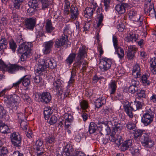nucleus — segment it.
<instances>
[{
	"label": "nucleus",
	"instance_id": "nucleus-1",
	"mask_svg": "<svg viewBox=\"0 0 156 156\" xmlns=\"http://www.w3.org/2000/svg\"><path fill=\"white\" fill-rule=\"evenodd\" d=\"M55 66L54 61L51 58L46 57L44 59H40L38 60L37 67L35 69V71L38 74L42 75L48 68L53 69Z\"/></svg>",
	"mask_w": 156,
	"mask_h": 156
},
{
	"label": "nucleus",
	"instance_id": "nucleus-2",
	"mask_svg": "<svg viewBox=\"0 0 156 156\" xmlns=\"http://www.w3.org/2000/svg\"><path fill=\"white\" fill-rule=\"evenodd\" d=\"M154 113L151 108L146 109L142 117L141 121L145 126L151 124L153 121Z\"/></svg>",
	"mask_w": 156,
	"mask_h": 156
},
{
	"label": "nucleus",
	"instance_id": "nucleus-3",
	"mask_svg": "<svg viewBox=\"0 0 156 156\" xmlns=\"http://www.w3.org/2000/svg\"><path fill=\"white\" fill-rule=\"evenodd\" d=\"M112 60L106 57H101L99 67L102 72L108 71L111 68Z\"/></svg>",
	"mask_w": 156,
	"mask_h": 156
},
{
	"label": "nucleus",
	"instance_id": "nucleus-4",
	"mask_svg": "<svg viewBox=\"0 0 156 156\" xmlns=\"http://www.w3.org/2000/svg\"><path fill=\"white\" fill-rule=\"evenodd\" d=\"M4 101L7 104L11 106L19 104L20 99L18 95L13 94L6 96L4 98Z\"/></svg>",
	"mask_w": 156,
	"mask_h": 156
},
{
	"label": "nucleus",
	"instance_id": "nucleus-5",
	"mask_svg": "<svg viewBox=\"0 0 156 156\" xmlns=\"http://www.w3.org/2000/svg\"><path fill=\"white\" fill-rule=\"evenodd\" d=\"M52 88L57 93L61 95L64 89V82L60 79H55L53 82Z\"/></svg>",
	"mask_w": 156,
	"mask_h": 156
},
{
	"label": "nucleus",
	"instance_id": "nucleus-6",
	"mask_svg": "<svg viewBox=\"0 0 156 156\" xmlns=\"http://www.w3.org/2000/svg\"><path fill=\"white\" fill-rule=\"evenodd\" d=\"M32 44L29 42L23 43L19 45L17 50V52L18 54L30 53Z\"/></svg>",
	"mask_w": 156,
	"mask_h": 156
},
{
	"label": "nucleus",
	"instance_id": "nucleus-7",
	"mask_svg": "<svg viewBox=\"0 0 156 156\" xmlns=\"http://www.w3.org/2000/svg\"><path fill=\"white\" fill-rule=\"evenodd\" d=\"M128 14L129 18L133 21L139 22V26L142 24V19H140L141 16L137 14L136 11L133 8H130L128 11Z\"/></svg>",
	"mask_w": 156,
	"mask_h": 156
},
{
	"label": "nucleus",
	"instance_id": "nucleus-8",
	"mask_svg": "<svg viewBox=\"0 0 156 156\" xmlns=\"http://www.w3.org/2000/svg\"><path fill=\"white\" fill-rule=\"evenodd\" d=\"M68 37L65 34H62L60 37L56 39L54 44L55 48H59L67 44L68 42Z\"/></svg>",
	"mask_w": 156,
	"mask_h": 156
},
{
	"label": "nucleus",
	"instance_id": "nucleus-9",
	"mask_svg": "<svg viewBox=\"0 0 156 156\" xmlns=\"http://www.w3.org/2000/svg\"><path fill=\"white\" fill-rule=\"evenodd\" d=\"M98 7L97 4L96 2H93L91 5V7H87L84 11V16L88 18L91 19L93 17V14L94 13L95 10Z\"/></svg>",
	"mask_w": 156,
	"mask_h": 156
},
{
	"label": "nucleus",
	"instance_id": "nucleus-10",
	"mask_svg": "<svg viewBox=\"0 0 156 156\" xmlns=\"http://www.w3.org/2000/svg\"><path fill=\"white\" fill-rule=\"evenodd\" d=\"M10 138L12 144L15 146H20L21 139L20 135L18 133L14 132L11 134Z\"/></svg>",
	"mask_w": 156,
	"mask_h": 156
},
{
	"label": "nucleus",
	"instance_id": "nucleus-11",
	"mask_svg": "<svg viewBox=\"0 0 156 156\" xmlns=\"http://www.w3.org/2000/svg\"><path fill=\"white\" fill-rule=\"evenodd\" d=\"M35 18L30 17L26 19L24 21L25 27L27 30H33L36 24Z\"/></svg>",
	"mask_w": 156,
	"mask_h": 156
},
{
	"label": "nucleus",
	"instance_id": "nucleus-12",
	"mask_svg": "<svg viewBox=\"0 0 156 156\" xmlns=\"http://www.w3.org/2000/svg\"><path fill=\"white\" fill-rule=\"evenodd\" d=\"M25 69L26 68L24 67L15 64L11 65L9 66H7L5 71H7L9 73H13L19 70H23Z\"/></svg>",
	"mask_w": 156,
	"mask_h": 156
},
{
	"label": "nucleus",
	"instance_id": "nucleus-13",
	"mask_svg": "<svg viewBox=\"0 0 156 156\" xmlns=\"http://www.w3.org/2000/svg\"><path fill=\"white\" fill-rule=\"evenodd\" d=\"M144 11L146 14H148L152 17H156V12L155 11L153 4L152 3L149 6L147 4H145L144 6Z\"/></svg>",
	"mask_w": 156,
	"mask_h": 156
},
{
	"label": "nucleus",
	"instance_id": "nucleus-14",
	"mask_svg": "<svg viewBox=\"0 0 156 156\" xmlns=\"http://www.w3.org/2000/svg\"><path fill=\"white\" fill-rule=\"evenodd\" d=\"M54 42L53 40L44 42L43 45L44 48L43 52L44 54L47 55L50 53L53 47Z\"/></svg>",
	"mask_w": 156,
	"mask_h": 156
},
{
	"label": "nucleus",
	"instance_id": "nucleus-15",
	"mask_svg": "<svg viewBox=\"0 0 156 156\" xmlns=\"http://www.w3.org/2000/svg\"><path fill=\"white\" fill-rule=\"evenodd\" d=\"M83 62V67L82 71L85 70L87 66L88 63L86 60H82V59L77 58L76 62L74 64V66L78 69L81 66L82 63Z\"/></svg>",
	"mask_w": 156,
	"mask_h": 156
},
{
	"label": "nucleus",
	"instance_id": "nucleus-16",
	"mask_svg": "<svg viewBox=\"0 0 156 156\" xmlns=\"http://www.w3.org/2000/svg\"><path fill=\"white\" fill-rule=\"evenodd\" d=\"M102 11L101 8L98 7L97 10V19L98 20L97 23V27H101L103 25L102 22L103 20L104 16Z\"/></svg>",
	"mask_w": 156,
	"mask_h": 156
},
{
	"label": "nucleus",
	"instance_id": "nucleus-17",
	"mask_svg": "<svg viewBox=\"0 0 156 156\" xmlns=\"http://www.w3.org/2000/svg\"><path fill=\"white\" fill-rule=\"evenodd\" d=\"M70 18L73 20H77L78 18L79 13L77 8L72 5L70 10Z\"/></svg>",
	"mask_w": 156,
	"mask_h": 156
},
{
	"label": "nucleus",
	"instance_id": "nucleus-18",
	"mask_svg": "<svg viewBox=\"0 0 156 156\" xmlns=\"http://www.w3.org/2000/svg\"><path fill=\"white\" fill-rule=\"evenodd\" d=\"M39 97L42 100L41 101L46 104L50 102L51 99V95L48 92L42 93L41 94H40Z\"/></svg>",
	"mask_w": 156,
	"mask_h": 156
},
{
	"label": "nucleus",
	"instance_id": "nucleus-19",
	"mask_svg": "<svg viewBox=\"0 0 156 156\" xmlns=\"http://www.w3.org/2000/svg\"><path fill=\"white\" fill-rule=\"evenodd\" d=\"M132 73L133 75L136 78L140 77L141 69L139 65L136 64L133 66Z\"/></svg>",
	"mask_w": 156,
	"mask_h": 156
},
{
	"label": "nucleus",
	"instance_id": "nucleus-20",
	"mask_svg": "<svg viewBox=\"0 0 156 156\" xmlns=\"http://www.w3.org/2000/svg\"><path fill=\"white\" fill-rule=\"evenodd\" d=\"M128 6V4L127 3L117 4L115 6V9L119 14H122L125 12L126 8Z\"/></svg>",
	"mask_w": 156,
	"mask_h": 156
},
{
	"label": "nucleus",
	"instance_id": "nucleus-21",
	"mask_svg": "<svg viewBox=\"0 0 156 156\" xmlns=\"http://www.w3.org/2000/svg\"><path fill=\"white\" fill-rule=\"evenodd\" d=\"M117 87L116 82L115 80H112L109 83L108 86V90L111 94H115Z\"/></svg>",
	"mask_w": 156,
	"mask_h": 156
},
{
	"label": "nucleus",
	"instance_id": "nucleus-22",
	"mask_svg": "<svg viewBox=\"0 0 156 156\" xmlns=\"http://www.w3.org/2000/svg\"><path fill=\"white\" fill-rule=\"evenodd\" d=\"M31 76L26 75L24 76L20 79L21 80V83L24 87H27L29 85L30 83Z\"/></svg>",
	"mask_w": 156,
	"mask_h": 156
},
{
	"label": "nucleus",
	"instance_id": "nucleus-23",
	"mask_svg": "<svg viewBox=\"0 0 156 156\" xmlns=\"http://www.w3.org/2000/svg\"><path fill=\"white\" fill-rule=\"evenodd\" d=\"M138 38V35L135 33H130L125 38V40L127 42H136Z\"/></svg>",
	"mask_w": 156,
	"mask_h": 156
},
{
	"label": "nucleus",
	"instance_id": "nucleus-24",
	"mask_svg": "<svg viewBox=\"0 0 156 156\" xmlns=\"http://www.w3.org/2000/svg\"><path fill=\"white\" fill-rule=\"evenodd\" d=\"M150 69L154 74H156V58H152L150 62Z\"/></svg>",
	"mask_w": 156,
	"mask_h": 156
},
{
	"label": "nucleus",
	"instance_id": "nucleus-25",
	"mask_svg": "<svg viewBox=\"0 0 156 156\" xmlns=\"http://www.w3.org/2000/svg\"><path fill=\"white\" fill-rule=\"evenodd\" d=\"M142 107V105L140 102L136 101L133 103H131V108L132 109L133 111H135L141 109Z\"/></svg>",
	"mask_w": 156,
	"mask_h": 156
},
{
	"label": "nucleus",
	"instance_id": "nucleus-26",
	"mask_svg": "<svg viewBox=\"0 0 156 156\" xmlns=\"http://www.w3.org/2000/svg\"><path fill=\"white\" fill-rule=\"evenodd\" d=\"M0 132L3 133H7L10 132L8 126L3 123L2 121H0Z\"/></svg>",
	"mask_w": 156,
	"mask_h": 156
},
{
	"label": "nucleus",
	"instance_id": "nucleus-27",
	"mask_svg": "<svg viewBox=\"0 0 156 156\" xmlns=\"http://www.w3.org/2000/svg\"><path fill=\"white\" fill-rule=\"evenodd\" d=\"M106 99L103 97H100L97 98L95 102V106L96 107L99 108L103 105L106 103Z\"/></svg>",
	"mask_w": 156,
	"mask_h": 156
},
{
	"label": "nucleus",
	"instance_id": "nucleus-28",
	"mask_svg": "<svg viewBox=\"0 0 156 156\" xmlns=\"http://www.w3.org/2000/svg\"><path fill=\"white\" fill-rule=\"evenodd\" d=\"M141 143L145 145H147L149 146H153L154 145V142L148 137L144 136V138L141 140Z\"/></svg>",
	"mask_w": 156,
	"mask_h": 156
},
{
	"label": "nucleus",
	"instance_id": "nucleus-29",
	"mask_svg": "<svg viewBox=\"0 0 156 156\" xmlns=\"http://www.w3.org/2000/svg\"><path fill=\"white\" fill-rule=\"evenodd\" d=\"M55 28L52 26L51 21L48 20L46 23L45 30L47 33H51L54 30Z\"/></svg>",
	"mask_w": 156,
	"mask_h": 156
},
{
	"label": "nucleus",
	"instance_id": "nucleus-30",
	"mask_svg": "<svg viewBox=\"0 0 156 156\" xmlns=\"http://www.w3.org/2000/svg\"><path fill=\"white\" fill-rule=\"evenodd\" d=\"M53 112L52 110L49 106H47L44 108V114L45 119L46 120L48 119L49 117Z\"/></svg>",
	"mask_w": 156,
	"mask_h": 156
},
{
	"label": "nucleus",
	"instance_id": "nucleus-31",
	"mask_svg": "<svg viewBox=\"0 0 156 156\" xmlns=\"http://www.w3.org/2000/svg\"><path fill=\"white\" fill-rule=\"evenodd\" d=\"M86 54L85 48L83 46H82L80 47L79 49L77 58L82 59L85 56Z\"/></svg>",
	"mask_w": 156,
	"mask_h": 156
},
{
	"label": "nucleus",
	"instance_id": "nucleus-32",
	"mask_svg": "<svg viewBox=\"0 0 156 156\" xmlns=\"http://www.w3.org/2000/svg\"><path fill=\"white\" fill-rule=\"evenodd\" d=\"M149 76L147 74L143 75L141 78V80L143 86H148L151 83L150 81L149 80Z\"/></svg>",
	"mask_w": 156,
	"mask_h": 156
},
{
	"label": "nucleus",
	"instance_id": "nucleus-33",
	"mask_svg": "<svg viewBox=\"0 0 156 156\" xmlns=\"http://www.w3.org/2000/svg\"><path fill=\"white\" fill-rule=\"evenodd\" d=\"M63 150V154L65 153L68 156L71 153H74L75 154L76 151V150H75L73 147H64Z\"/></svg>",
	"mask_w": 156,
	"mask_h": 156
},
{
	"label": "nucleus",
	"instance_id": "nucleus-34",
	"mask_svg": "<svg viewBox=\"0 0 156 156\" xmlns=\"http://www.w3.org/2000/svg\"><path fill=\"white\" fill-rule=\"evenodd\" d=\"M115 49L120 59H123L124 56V52L123 49L121 47H119L115 48Z\"/></svg>",
	"mask_w": 156,
	"mask_h": 156
},
{
	"label": "nucleus",
	"instance_id": "nucleus-35",
	"mask_svg": "<svg viewBox=\"0 0 156 156\" xmlns=\"http://www.w3.org/2000/svg\"><path fill=\"white\" fill-rule=\"evenodd\" d=\"M130 132L134 134V139L137 140L141 136L143 132V130L137 129L135 130L134 131H131Z\"/></svg>",
	"mask_w": 156,
	"mask_h": 156
},
{
	"label": "nucleus",
	"instance_id": "nucleus-36",
	"mask_svg": "<svg viewBox=\"0 0 156 156\" xmlns=\"http://www.w3.org/2000/svg\"><path fill=\"white\" fill-rule=\"evenodd\" d=\"M7 42L5 38H2L0 40V51L3 52L7 48Z\"/></svg>",
	"mask_w": 156,
	"mask_h": 156
},
{
	"label": "nucleus",
	"instance_id": "nucleus-37",
	"mask_svg": "<svg viewBox=\"0 0 156 156\" xmlns=\"http://www.w3.org/2000/svg\"><path fill=\"white\" fill-rule=\"evenodd\" d=\"M42 4L41 9L45 10L48 8L51 4L50 0H38Z\"/></svg>",
	"mask_w": 156,
	"mask_h": 156
},
{
	"label": "nucleus",
	"instance_id": "nucleus-38",
	"mask_svg": "<svg viewBox=\"0 0 156 156\" xmlns=\"http://www.w3.org/2000/svg\"><path fill=\"white\" fill-rule=\"evenodd\" d=\"M98 128L96 124L93 122H90L89 127L88 131L90 133H94Z\"/></svg>",
	"mask_w": 156,
	"mask_h": 156
},
{
	"label": "nucleus",
	"instance_id": "nucleus-39",
	"mask_svg": "<svg viewBox=\"0 0 156 156\" xmlns=\"http://www.w3.org/2000/svg\"><path fill=\"white\" fill-rule=\"evenodd\" d=\"M80 105L81 109L84 111H85L87 112H88L87 109L88 107V104L86 101L82 100L80 102Z\"/></svg>",
	"mask_w": 156,
	"mask_h": 156
},
{
	"label": "nucleus",
	"instance_id": "nucleus-40",
	"mask_svg": "<svg viewBox=\"0 0 156 156\" xmlns=\"http://www.w3.org/2000/svg\"><path fill=\"white\" fill-rule=\"evenodd\" d=\"M76 54L72 53L70 54L66 59V63L69 65H71L75 59Z\"/></svg>",
	"mask_w": 156,
	"mask_h": 156
},
{
	"label": "nucleus",
	"instance_id": "nucleus-41",
	"mask_svg": "<svg viewBox=\"0 0 156 156\" xmlns=\"http://www.w3.org/2000/svg\"><path fill=\"white\" fill-rule=\"evenodd\" d=\"M113 122L115 123L114 126L113 127L112 131L116 133L117 131H120L122 129V125L120 123H115V121L113 120Z\"/></svg>",
	"mask_w": 156,
	"mask_h": 156
},
{
	"label": "nucleus",
	"instance_id": "nucleus-42",
	"mask_svg": "<svg viewBox=\"0 0 156 156\" xmlns=\"http://www.w3.org/2000/svg\"><path fill=\"white\" fill-rule=\"evenodd\" d=\"M24 0H12L13 6L16 9H19Z\"/></svg>",
	"mask_w": 156,
	"mask_h": 156
},
{
	"label": "nucleus",
	"instance_id": "nucleus-43",
	"mask_svg": "<svg viewBox=\"0 0 156 156\" xmlns=\"http://www.w3.org/2000/svg\"><path fill=\"white\" fill-rule=\"evenodd\" d=\"M137 96L138 98L139 99H142L144 98H145L146 97V94L145 90L142 89L138 90L137 91Z\"/></svg>",
	"mask_w": 156,
	"mask_h": 156
},
{
	"label": "nucleus",
	"instance_id": "nucleus-44",
	"mask_svg": "<svg viewBox=\"0 0 156 156\" xmlns=\"http://www.w3.org/2000/svg\"><path fill=\"white\" fill-rule=\"evenodd\" d=\"M9 44L10 48L12 50L13 52H15L17 48L16 43L13 40H11L9 41Z\"/></svg>",
	"mask_w": 156,
	"mask_h": 156
},
{
	"label": "nucleus",
	"instance_id": "nucleus-45",
	"mask_svg": "<svg viewBox=\"0 0 156 156\" xmlns=\"http://www.w3.org/2000/svg\"><path fill=\"white\" fill-rule=\"evenodd\" d=\"M6 116V112L3 107L0 105V119H5Z\"/></svg>",
	"mask_w": 156,
	"mask_h": 156
},
{
	"label": "nucleus",
	"instance_id": "nucleus-46",
	"mask_svg": "<svg viewBox=\"0 0 156 156\" xmlns=\"http://www.w3.org/2000/svg\"><path fill=\"white\" fill-rule=\"evenodd\" d=\"M75 76L76 74L75 73L72 72L71 77L70 78L69 81L68 82V88L71 85L73 84V83L75 82Z\"/></svg>",
	"mask_w": 156,
	"mask_h": 156
},
{
	"label": "nucleus",
	"instance_id": "nucleus-47",
	"mask_svg": "<svg viewBox=\"0 0 156 156\" xmlns=\"http://www.w3.org/2000/svg\"><path fill=\"white\" fill-rule=\"evenodd\" d=\"M133 141L131 139L126 140L122 142V146H130L133 145Z\"/></svg>",
	"mask_w": 156,
	"mask_h": 156
},
{
	"label": "nucleus",
	"instance_id": "nucleus-48",
	"mask_svg": "<svg viewBox=\"0 0 156 156\" xmlns=\"http://www.w3.org/2000/svg\"><path fill=\"white\" fill-rule=\"evenodd\" d=\"M28 5L30 7L35 9L38 6V2L37 0H32L28 2Z\"/></svg>",
	"mask_w": 156,
	"mask_h": 156
},
{
	"label": "nucleus",
	"instance_id": "nucleus-49",
	"mask_svg": "<svg viewBox=\"0 0 156 156\" xmlns=\"http://www.w3.org/2000/svg\"><path fill=\"white\" fill-rule=\"evenodd\" d=\"M55 140L54 137L52 135L46 137L45 140V141L47 144H52L54 141Z\"/></svg>",
	"mask_w": 156,
	"mask_h": 156
},
{
	"label": "nucleus",
	"instance_id": "nucleus-50",
	"mask_svg": "<svg viewBox=\"0 0 156 156\" xmlns=\"http://www.w3.org/2000/svg\"><path fill=\"white\" fill-rule=\"evenodd\" d=\"M129 150L132 154L133 155L138 154L139 149L137 147H130Z\"/></svg>",
	"mask_w": 156,
	"mask_h": 156
},
{
	"label": "nucleus",
	"instance_id": "nucleus-51",
	"mask_svg": "<svg viewBox=\"0 0 156 156\" xmlns=\"http://www.w3.org/2000/svg\"><path fill=\"white\" fill-rule=\"evenodd\" d=\"M126 127L129 130H134L135 129L136 125L135 123L129 122L126 125Z\"/></svg>",
	"mask_w": 156,
	"mask_h": 156
},
{
	"label": "nucleus",
	"instance_id": "nucleus-52",
	"mask_svg": "<svg viewBox=\"0 0 156 156\" xmlns=\"http://www.w3.org/2000/svg\"><path fill=\"white\" fill-rule=\"evenodd\" d=\"M64 118L66 120L69 121V122H72L73 118L72 115L70 114L65 113L64 115Z\"/></svg>",
	"mask_w": 156,
	"mask_h": 156
},
{
	"label": "nucleus",
	"instance_id": "nucleus-53",
	"mask_svg": "<svg viewBox=\"0 0 156 156\" xmlns=\"http://www.w3.org/2000/svg\"><path fill=\"white\" fill-rule=\"evenodd\" d=\"M57 120V118L56 116L52 115L50 118L48 123L51 125H53L55 124Z\"/></svg>",
	"mask_w": 156,
	"mask_h": 156
},
{
	"label": "nucleus",
	"instance_id": "nucleus-54",
	"mask_svg": "<svg viewBox=\"0 0 156 156\" xmlns=\"http://www.w3.org/2000/svg\"><path fill=\"white\" fill-rule=\"evenodd\" d=\"M138 90V88L137 87H135L134 86H130L129 87L128 91L129 93L132 94H133L136 91Z\"/></svg>",
	"mask_w": 156,
	"mask_h": 156
},
{
	"label": "nucleus",
	"instance_id": "nucleus-55",
	"mask_svg": "<svg viewBox=\"0 0 156 156\" xmlns=\"http://www.w3.org/2000/svg\"><path fill=\"white\" fill-rule=\"evenodd\" d=\"M34 82L36 84L41 83L42 82V79L39 76H36L34 78Z\"/></svg>",
	"mask_w": 156,
	"mask_h": 156
},
{
	"label": "nucleus",
	"instance_id": "nucleus-56",
	"mask_svg": "<svg viewBox=\"0 0 156 156\" xmlns=\"http://www.w3.org/2000/svg\"><path fill=\"white\" fill-rule=\"evenodd\" d=\"M20 126L21 128L24 130H27V123L24 120L21 121L20 123Z\"/></svg>",
	"mask_w": 156,
	"mask_h": 156
},
{
	"label": "nucleus",
	"instance_id": "nucleus-57",
	"mask_svg": "<svg viewBox=\"0 0 156 156\" xmlns=\"http://www.w3.org/2000/svg\"><path fill=\"white\" fill-rule=\"evenodd\" d=\"M112 41L115 48L119 47L118 46V41L117 38L115 36H113Z\"/></svg>",
	"mask_w": 156,
	"mask_h": 156
},
{
	"label": "nucleus",
	"instance_id": "nucleus-58",
	"mask_svg": "<svg viewBox=\"0 0 156 156\" xmlns=\"http://www.w3.org/2000/svg\"><path fill=\"white\" fill-rule=\"evenodd\" d=\"M8 152L6 147H0V154L2 155L6 154Z\"/></svg>",
	"mask_w": 156,
	"mask_h": 156
},
{
	"label": "nucleus",
	"instance_id": "nucleus-59",
	"mask_svg": "<svg viewBox=\"0 0 156 156\" xmlns=\"http://www.w3.org/2000/svg\"><path fill=\"white\" fill-rule=\"evenodd\" d=\"M35 8L31 7H30L27 10V14L30 16H31L33 15L35 12Z\"/></svg>",
	"mask_w": 156,
	"mask_h": 156
},
{
	"label": "nucleus",
	"instance_id": "nucleus-60",
	"mask_svg": "<svg viewBox=\"0 0 156 156\" xmlns=\"http://www.w3.org/2000/svg\"><path fill=\"white\" fill-rule=\"evenodd\" d=\"M136 51V47L133 45H130L128 47V51L135 53Z\"/></svg>",
	"mask_w": 156,
	"mask_h": 156
},
{
	"label": "nucleus",
	"instance_id": "nucleus-61",
	"mask_svg": "<svg viewBox=\"0 0 156 156\" xmlns=\"http://www.w3.org/2000/svg\"><path fill=\"white\" fill-rule=\"evenodd\" d=\"M33 110L32 108L30 107H28L25 109V115H28L31 114Z\"/></svg>",
	"mask_w": 156,
	"mask_h": 156
},
{
	"label": "nucleus",
	"instance_id": "nucleus-62",
	"mask_svg": "<svg viewBox=\"0 0 156 156\" xmlns=\"http://www.w3.org/2000/svg\"><path fill=\"white\" fill-rule=\"evenodd\" d=\"M124 110L130 118L133 117V114L132 112L133 110L130 107L127 108V110L126 109H124Z\"/></svg>",
	"mask_w": 156,
	"mask_h": 156
},
{
	"label": "nucleus",
	"instance_id": "nucleus-63",
	"mask_svg": "<svg viewBox=\"0 0 156 156\" xmlns=\"http://www.w3.org/2000/svg\"><path fill=\"white\" fill-rule=\"evenodd\" d=\"M115 133L112 131L111 135L109 137L108 139L111 141L114 142L116 138Z\"/></svg>",
	"mask_w": 156,
	"mask_h": 156
},
{
	"label": "nucleus",
	"instance_id": "nucleus-64",
	"mask_svg": "<svg viewBox=\"0 0 156 156\" xmlns=\"http://www.w3.org/2000/svg\"><path fill=\"white\" fill-rule=\"evenodd\" d=\"M21 97L25 102H28L30 101V98L27 94H22Z\"/></svg>",
	"mask_w": 156,
	"mask_h": 156
}]
</instances>
